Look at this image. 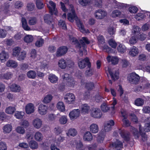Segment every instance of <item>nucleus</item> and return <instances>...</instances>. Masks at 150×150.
Returning a JSON list of instances; mask_svg holds the SVG:
<instances>
[{
  "mask_svg": "<svg viewBox=\"0 0 150 150\" xmlns=\"http://www.w3.org/2000/svg\"><path fill=\"white\" fill-rule=\"evenodd\" d=\"M72 42L75 45V47L76 48L79 50V54L81 56L83 55V51L86 48V43L87 44L90 43V42L88 39L85 37L82 38L79 41L75 38H73Z\"/></svg>",
  "mask_w": 150,
  "mask_h": 150,
  "instance_id": "1",
  "label": "nucleus"
},
{
  "mask_svg": "<svg viewBox=\"0 0 150 150\" xmlns=\"http://www.w3.org/2000/svg\"><path fill=\"white\" fill-rule=\"evenodd\" d=\"M78 65L79 68L81 69L84 68L87 65L88 67L90 68L91 67V64L89 59L86 58L84 59H80L78 61Z\"/></svg>",
  "mask_w": 150,
  "mask_h": 150,
  "instance_id": "2",
  "label": "nucleus"
},
{
  "mask_svg": "<svg viewBox=\"0 0 150 150\" xmlns=\"http://www.w3.org/2000/svg\"><path fill=\"white\" fill-rule=\"evenodd\" d=\"M128 80L129 83L133 85H137L139 83L140 77L139 76L135 73H132L130 74Z\"/></svg>",
  "mask_w": 150,
  "mask_h": 150,
  "instance_id": "3",
  "label": "nucleus"
},
{
  "mask_svg": "<svg viewBox=\"0 0 150 150\" xmlns=\"http://www.w3.org/2000/svg\"><path fill=\"white\" fill-rule=\"evenodd\" d=\"M107 15L106 12L101 9L96 10L94 13V16L97 19H101L103 18Z\"/></svg>",
  "mask_w": 150,
  "mask_h": 150,
  "instance_id": "4",
  "label": "nucleus"
},
{
  "mask_svg": "<svg viewBox=\"0 0 150 150\" xmlns=\"http://www.w3.org/2000/svg\"><path fill=\"white\" fill-rule=\"evenodd\" d=\"M91 115V116L95 118H99L101 117L102 114L101 110L98 108H93L92 110Z\"/></svg>",
  "mask_w": 150,
  "mask_h": 150,
  "instance_id": "5",
  "label": "nucleus"
},
{
  "mask_svg": "<svg viewBox=\"0 0 150 150\" xmlns=\"http://www.w3.org/2000/svg\"><path fill=\"white\" fill-rule=\"evenodd\" d=\"M70 8L71 9L72 13H69L68 16V19L71 22L74 21V20H77V17L75 13V11L73 9V6L72 4L69 5Z\"/></svg>",
  "mask_w": 150,
  "mask_h": 150,
  "instance_id": "6",
  "label": "nucleus"
},
{
  "mask_svg": "<svg viewBox=\"0 0 150 150\" xmlns=\"http://www.w3.org/2000/svg\"><path fill=\"white\" fill-rule=\"evenodd\" d=\"M109 146L113 148L116 150H121L123 148V144L121 142L118 140L115 142L110 143Z\"/></svg>",
  "mask_w": 150,
  "mask_h": 150,
  "instance_id": "7",
  "label": "nucleus"
},
{
  "mask_svg": "<svg viewBox=\"0 0 150 150\" xmlns=\"http://www.w3.org/2000/svg\"><path fill=\"white\" fill-rule=\"evenodd\" d=\"M67 48L65 46L60 47L57 50L56 56L58 57H61L65 54L68 51Z\"/></svg>",
  "mask_w": 150,
  "mask_h": 150,
  "instance_id": "8",
  "label": "nucleus"
},
{
  "mask_svg": "<svg viewBox=\"0 0 150 150\" xmlns=\"http://www.w3.org/2000/svg\"><path fill=\"white\" fill-rule=\"evenodd\" d=\"M108 70L112 80L115 81L118 79L119 73L117 71L112 70L109 68H108Z\"/></svg>",
  "mask_w": 150,
  "mask_h": 150,
  "instance_id": "9",
  "label": "nucleus"
},
{
  "mask_svg": "<svg viewBox=\"0 0 150 150\" xmlns=\"http://www.w3.org/2000/svg\"><path fill=\"white\" fill-rule=\"evenodd\" d=\"M114 122L112 120H110L104 125V129L105 132H108L111 130L112 127L114 125Z\"/></svg>",
  "mask_w": 150,
  "mask_h": 150,
  "instance_id": "10",
  "label": "nucleus"
},
{
  "mask_svg": "<svg viewBox=\"0 0 150 150\" xmlns=\"http://www.w3.org/2000/svg\"><path fill=\"white\" fill-rule=\"evenodd\" d=\"M80 115V110L79 109H74L70 112L69 115L71 119H76Z\"/></svg>",
  "mask_w": 150,
  "mask_h": 150,
  "instance_id": "11",
  "label": "nucleus"
},
{
  "mask_svg": "<svg viewBox=\"0 0 150 150\" xmlns=\"http://www.w3.org/2000/svg\"><path fill=\"white\" fill-rule=\"evenodd\" d=\"M65 101L69 104L71 103L75 100V97L74 94L71 93H67L64 97Z\"/></svg>",
  "mask_w": 150,
  "mask_h": 150,
  "instance_id": "12",
  "label": "nucleus"
},
{
  "mask_svg": "<svg viewBox=\"0 0 150 150\" xmlns=\"http://www.w3.org/2000/svg\"><path fill=\"white\" fill-rule=\"evenodd\" d=\"M48 108L47 106L43 104H40L39 106L38 110L39 113L42 115L47 113Z\"/></svg>",
  "mask_w": 150,
  "mask_h": 150,
  "instance_id": "13",
  "label": "nucleus"
},
{
  "mask_svg": "<svg viewBox=\"0 0 150 150\" xmlns=\"http://www.w3.org/2000/svg\"><path fill=\"white\" fill-rule=\"evenodd\" d=\"M119 133L121 137L126 141H129L130 139V135L129 132L125 130H119Z\"/></svg>",
  "mask_w": 150,
  "mask_h": 150,
  "instance_id": "14",
  "label": "nucleus"
},
{
  "mask_svg": "<svg viewBox=\"0 0 150 150\" xmlns=\"http://www.w3.org/2000/svg\"><path fill=\"white\" fill-rule=\"evenodd\" d=\"M8 53L5 51L3 50L0 53V61L1 62H5L9 58Z\"/></svg>",
  "mask_w": 150,
  "mask_h": 150,
  "instance_id": "15",
  "label": "nucleus"
},
{
  "mask_svg": "<svg viewBox=\"0 0 150 150\" xmlns=\"http://www.w3.org/2000/svg\"><path fill=\"white\" fill-rule=\"evenodd\" d=\"M42 120L39 118H36L33 122V125L36 128L38 129L42 126Z\"/></svg>",
  "mask_w": 150,
  "mask_h": 150,
  "instance_id": "16",
  "label": "nucleus"
},
{
  "mask_svg": "<svg viewBox=\"0 0 150 150\" xmlns=\"http://www.w3.org/2000/svg\"><path fill=\"white\" fill-rule=\"evenodd\" d=\"M34 110V105L32 103H29L25 107L26 112L28 114H30L33 112Z\"/></svg>",
  "mask_w": 150,
  "mask_h": 150,
  "instance_id": "17",
  "label": "nucleus"
},
{
  "mask_svg": "<svg viewBox=\"0 0 150 150\" xmlns=\"http://www.w3.org/2000/svg\"><path fill=\"white\" fill-rule=\"evenodd\" d=\"M49 4L52 6V7L50 6L48 7L50 9V13H52V14L56 15L57 13V12L55 8L56 4L55 3L52 1H50L49 2Z\"/></svg>",
  "mask_w": 150,
  "mask_h": 150,
  "instance_id": "18",
  "label": "nucleus"
},
{
  "mask_svg": "<svg viewBox=\"0 0 150 150\" xmlns=\"http://www.w3.org/2000/svg\"><path fill=\"white\" fill-rule=\"evenodd\" d=\"M51 13V15L49 14H45L44 16V20L45 23L48 24H50L52 23V21L53 17L52 15L53 14Z\"/></svg>",
  "mask_w": 150,
  "mask_h": 150,
  "instance_id": "19",
  "label": "nucleus"
},
{
  "mask_svg": "<svg viewBox=\"0 0 150 150\" xmlns=\"http://www.w3.org/2000/svg\"><path fill=\"white\" fill-rule=\"evenodd\" d=\"M107 59L108 62H111L113 64H117L118 62V59L116 57H111L110 56H108Z\"/></svg>",
  "mask_w": 150,
  "mask_h": 150,
  "instance_id": "20",
  "label": "nucleus"
},
{
  "mask_svg": "<svg viewBox=\"0 0 150 150\" xmlns=\"http://www.w3.org/2000/svg\"><path fill=\"white\" fill-rule=\"evenodd\" d=\"M6 65L8 67H11L15 68L17 67L18 64L17 62L15 61L9 60L7 62Z\"/></svg>",
  "mask_w": 150,
  "mask_h": 150,
  "instance_id": "21",
  "label": "nucleus"
},
{
  "mask_svg": "<svg viewBox=\"0 0 150 150\" xmlns=\"http://www.w3.org/2000/svg\"><path fill=\"white\" fill-rule=\"evenodd\" d=\"M138 49L135 46H133L129 52V54L132 56H136L138 53Z\"/></svg>",
  "mask_w": 150,
  "mask_h": 150,
  "instance_id": "22",
  "label": "nucleus"
},
{
  "mask_svg": "<svg viewBox=\"0 0 150 150\" xmlns=\"http://www.w3.org/2000/svg\"><path fill=\"white\" fill-rule=\"evenodd\" d=\"M90 129L91 132L93 133H96L98 131V127L96 124H92L90 127Z\"/></svg>",
  "mask_w": 150,
  "mask_h": 150,
  "instance_id": "23",
  "label": "nucleus"
},
{
  "mask_svg": "<svg viewBox=\"0 0 150 150\" xmlns=\"http://www.w3.org/2000/svg\"><path fill=\"white\" fill-rule=\"evenodd\" d=\"M10 88L11 91L15 92H19L21 89L19 86L14 83L11 86Z\"/></svg>",
  "mask_w": 150,
  "mask_h": 150,
  "instance_id": "24",
  "label": "nucleus"
},
{
  "mask_svg": "<svg viewBox=\"0 0 150 150\" xmlns=\"http://www.w3.org/2000/svg\"><path fill=\"white\" fill-rule=\"evenodd\" d=\"M76 21V24L77 26L79 28L80 31L82 33H85V30L84 28L83 25L80 21L78 19L77 17V20H75Z\"/></svg>",
  "mask_w": 150,
  "mask_h": 150,
  "instance_id": "25",
  "label": "nucleus"
},
{
  "mask_svg": "<svg viewBox=\"0 0 150 150\" xmlns=\"http://www.w3.org/2000/svg\"><path fill=\"white\" fill-rule=\"evenodd\" d=\"M21 22L22 27L25 30H30V28L27 24L26 20L25 18H22Z\"/></svg>",
  "mask_w": 150,
  "mask_h": 150,
  "instance_id": "26",
  "label": "nucleus"
},
{
  "mask_svg": "<svg viewBox=\"0 0 150 150\" xmlns=\"http://www.w3.org/2000/svg\"><path fill=\"white\" fill-rule=\"evenodd\" d=\"M92 139V136L89 132H86L83 136V139L85 141H90Z\"/></svg>",
  "mask_w": 150,
  "mask_h": 150,
  "instance_id": "27",
  "label": "nucleus"
},
{
  "mask_svg": "<svg viewBox=\"0 0 150 150\" xmlns=\"http://www.w3.org/2000/svg\"><path fill=\"white\" fill-rule=\"evenodd\" d=\"M44 43V40L40 37L38 38L37 41L35 43L36 47H40L42 46Z\"/></svg>",
  "mask_w": 150,
  "mask_h": 150,
  "instance_id": "28",
  "label": "nucleus"
},
{
  "mask_svg": "<svg viewBox=\"0 0 150 150\" xmlns=\"http://www.w3.org/2000/svg\"><path fill=\"white\" fill-rule=\"evenodd\" d=\"M26 52L25 51L21 52L17 57V59L20 61L24 60L26 57Z\"/></svg>",
  "mask_w": 150,
  "mask_h": 150,
  "instance_id": "29",
  "label": "nucleus"
},
{
  "mask_svg": "<svg viewBox=\"0 0 150 150\" xmlns=\"http://www.w3.org/2000/svg\"><path fill=\"white\" fill-rule=\"evenodd\" d=\"M48 79L52 83H55L58 80V78L54 75L50 74L48 76Z\"/></svg>",
  "mask_w": 150,
  "mask_h": 150,
  "instance_id": "30",
  "label": "nucleus"
},
{
  "mask_svg": "<svg viewBox=\"0 0 150 150\" xmlns=\"http://www.w3.org/2000/svg\"><path fill=\"white\" fill-rule=\"evenodd\" d=\"M144 103V100L142 98H139L136 99L134 101V104L138 106H141Z\"/></svg>",
  "mask_w": 150,
  "mask_h": 150,
  "instance_id": "31",
  "label": "nucleus"
},
{
  "mask_svg": "<svg viewBox=\"0 0 150 150\" xmlns=\"http://www.w3.org/2000/svg\"><path fill=\"white\" fill-rule=\"evenodd\" d=\"M90 109V107L86 104L83 105L81 106V111L83 113H88Z\"/></svg>",
  "mask_w": 150,
  "mask_h": 150,
  "instance_id": "32",
  "label": "nucleus"
},
{
  "mask_svg": "<svg viewBox=\"0 0 150 150\" xmlns=\"http://www.w3.org/2000/svg\"><path fill=\"white\" fill-rule=\"evenodd\" d=\"M12 76V74L10 72H7L4 74H2L1 75V77L2 79L6 80H8L11 79Z\"/></svg>",
  "mask_w": 150,
  "mask_h": 150,
  "instance_id": "33",
  "label": "nucleus"
},
{
  "mask_svg": "<svg viewBox=\"0 0 150 150\" xmlns=\"http://www.w3.org/2000/svg\"><path fill=\"white\" fill-rule=\"evenodd\" d=\"M34 138L37 141L40 142L43 139V136L42 134L39 132H36L34 135Z\"/></svg>",
  "mask_w": 150,
  "mask_h": 150,
  "instance_id": "34",
  "label": "nucleus"
},
{
  "mask_svg": "<svg viewBox=\"0 0 150 150\" xmlns=\"http://www.w3.org/2000/svg\"><path fill=\"white\" fill-rule=\"evenodd\" d=\"M58 64L59 67L62 69L65 68L67 66V63L66 61L62 59H61L59 61Z\"/></svg>",
  "mask_w": 150,
  "mask_h": 150,
  "instance_id": "35",
  "label": "nucleus"
},
{
  "mask_svg": "<svg viewBox=\"0 0 150 150\" xmlns=\"http://www.w3.org/2000/svg\"><path fill=\"white\" fill-rule=\"evenodd\" d=\"M21 48L19 47H15L13 50L12 55L13 57H17L21 52Z\"/></svg>",
  "mask_w": 150,
  "mask_h": 150,
  "instance_id": "36",
  "label": "nucleus"
},
{
  "mask_svg": "<svg viewBox=\"0 0 150 150\" xmlns=\"http://www.w3.org/2000/svg\"><path fill=\"white\" fill-rule=\"evenodd\" d=\"M57 107L60 111L63 112L65 111V106L62 102H59L57 104Z\"/></svg>",
  "mask_w": 150,
  "mask_h": 150,
  "instance_id": "37",
  "label": "nucleus"
},
{
  "mask_svg": "<svg viewBox=\"0 0 150 150\" xmlns=\"http://www.w3.org/2000/svg\"><path fill=\"white\" fill-rule=\"evenodd\" d=\"M36 4L37 7L39 9H42L44 7V5L42 0H36Z\"/></svg>",
  "mask_w": 150,
  "mask_h": 150,
  "instance_id": "38",
  "label": "nucleus"
},
{
  "mask_svg": "<svg viewBox=\"0 0 150 150\" xmlns=\"http://www.w3.org/2000/svg\"><path fill=\"white\" fill-rule=\"evenodd\" d=\"M133 27L132 32L134 33V35L137 36V35L139 33V32L141 30L140 28L137 26L135 25H134Z\"/></svg>",
  "mask_w": 150,
  "mask_h": 150,
  "instance_id": "39",
  "label": "nucleus"
},
{
  "mask_svg": "<svg viewBox=\"0 0 150 150\" xmlns=\"http://www.w3.org/2000/svg\"><path fill=\"white\" fill-rule=\"evenodd\" d=\"M138 38V36L136 35L132 36L129 40L130 44L132 45H134L137 42Z\"/></svg>",
  "mask_w": 150,
  "mask_h": 150,
  "instance_id": "40",
  "label": "nucleus"
},
{
  "mask_svg": "<svg viewBox=\"0 0 150 150\" xmlns=\"http://www.w3.org/2000/svg\"><path fill=\"white\" fill-rule=\"evenodd\" d=\"M27 76L29 78L34 79L36 76V74L35 71L30 70L28 72Z\"/></svg>",
  "mask_w": 150,
  "mask_h": 150,
  "instance_id": "41",
  "label": "nucleus"
},
{
  "mask_svg": "<svg viewBox=\"0 0 150 150\" xmlns=\"http://www.w3.org/2000/svg\"><path fill=\"white\" fill-rule=\"evenodd\" d=\"M77 134V132L74 128H71L69 129L68 132L67 133L68 136L70 135L74 137Z\"/></svg>",
  "mask_w": 150,
  "mask_h": 150,
  "instance_id": "42",
  "label": "nucleus"
},
{
  "mask_svg": "<svg viewBox=\"0 0 150 150\" xmlns=\"http://www.w3.org/2000/svg\"><path fill=\"white\" fill-rule=\"evenodd\" d=\"M29 145L30 147L32 149H36L38 147L37 143L34 140L30 141L29 143Z\"/></svg>",
  "mask_w": 150,
  "mask_h": 150,
  "instance_id": "43",
  "label": "nucleus"
},
{
  "mask_svg": "<svg viewBox=\"0 0 150 150\" xmlns=\"http://www.w3.org/2000/svg\"><path fill=\"white\" fill-rule=\"evenodd\" d=\"M33 40V37L31 35H27L24 38V41L27 43L32 42Z\"/></svg>",
  "mask_w": 150,
  "mask_h": 150,
  "instance_id": "44",
  "label": "nucleus"
},
{
  "mask_svg": "<svg viewBox=\"0 0 150 150\" xmlns=\"http://www.w3.org/2000/svg\"><path fill=\"white\" fill-rule=\"evenodd\" d=\"M94 87V84L93 82L86 83L85 84V88L88 90L93 89Z\"/></svg>",
  "mask_w": 150,
  "mask_h": 150,
  "instance_id": "45",
  "label": "nucleus"
},
{
  "mask_svg": "<svg viewBox=\"0 0 150 150\" xmlns=\"http://www.w3.org/2000/svg\"><path fill=\"white\" fill-rule=\"evenodd\" d=\"M12 126L9 124L5 125L3 128L4 132L6 133H9L12 130Z\"/></svg>",
  "mask_w": 150,
  "mask_h": 150,
  "instance_id": "46",
  "label": "nucleus"
},
{
  "mask_svg": "<svg viewBox=\"0 0 150 150\" xmlns=\"http://www.w3.org/2000/svg\"><path fill=\"white\" fill-rule=\"evenodd\" d=\"M14 107H9L6 108L5 110L6 113L8 114H12L15 110Z\"/></svg>",
  "mask_w": 150,
  "mask_h": 150,
  "instance_id": "47",
  "label": "nucleus"
},
{
  "mask_svg": "<svg viewBox=\"0 0 150 150\" xmlns=\"http://www.w3.org/2000/svg\"><path fill=\"white\" fill-rule=\"evenodd\" d=\"M117 50L119 52L123 53L126 51V47L124 45L120 44L117 47Z\"/></svg>",
  "mask_w": 150,
  "mask_h": 150,
  "instance_id": "48",
  "label": "nucleus"
},
{
  "mask_svg": "<svg viewBox=\"0 0 150 150\" xmlns=\"http://www.w3.org/2000/svg\"><path fill=\"white\" fill-rule=\"evenodd\" d=\"M52 98V96L51 95H48L44 98L43 102L46 103H49L51 101Z\"/></svg>",
  "mask_w": 150,
  "mask_h": 150,
  "instance_id": "49",
  "label": "nucleus"
},
{
  "mask_svg": "<svg viewBox=\"0 0 150 150\" xmlns=\"http://www.w3.org/2000/svg\"><path fill=\"white\" fill-rule=\"evenodd\" d=\"M37 21V19L35 17H30L29 19L28 23L30 25H34L36 23Z\"/></svg>",
  "mask_w": 150,
  "mask_h": 150,
  "instance_id": "50",
  "label": "nucleus"
},
{
  "mask_svg": "<svg viewBox=\"0 0 150 150\" xmlns=\"http://www.w3.org/2000/svg\"><path fill=\"white\" fill-rule=\"evenodd\" d=\"M101 110L104 112H107L109 109V107H108L105 103H103L101 105Z\"/></svg>",
  "mask_w": 150,
  "mask_h": 150,
  "instance_id": "51",
  "label": "nucleus"
},
{
  "mask_svg": "<svg viewBox=\"0 0 150 150\" xmlns=\"http://www.w3.org/2000/svg\"><path fill=\"white\" fill-rule=\"evenodd\" d=\"M108 43L109 45L112 47L115 48H116L117 46V44L115 41L112 39H111L108 41Z\"/></svg>",
  "mask_w": 150,
  "mask_h": 150,
  "instance_id": "52",
  "label": "nucleus"
},
{
  "mask_svg": "<svg viewBox=\"0 0 150 150\" xmlns=\"http://www.w3.org/2000/svg\"><path fill=\"white\" fill-rule=\"evenodd\" d=\"M138 8L134 6H132L129 7V11L131 13H136L138 11Z\"/></svg>",
  "mask_w": 150,
  "mask_h": 150,
  "instance_id": "53",
  "label": "nucleus"
},
{
  "mask_svg": "<svg viewBox=\"0 0 150 150\" xmlns=\"http://www.w3.org/2000/svg\"><path fill=\"white\" fill-rule=\"evenodd\" d=\"M24 113L23 112H16L14 115L16 118L18 119H21L23 118Z\"/></svg>",
  "mask_w": 150,
  "mask_h": 150,
  "instance_id": "54",
  "label": "nucleus"
},
{
  "mask_svg": "<svg viewBox=\"0 0 150 150\" xmlns=\"http://www.w3.org/2000/svg\"><path fill=\"white\" fill-rule=\"evenodd\" d=\"M35 7L34 4L33 3H29L27 4V9L28 11H33Z\"/></svg>",
  "mask_w": 150,
  "mask_h": 150,
  "instance_id": "55",
  "label": "nucleus"
},
{
  "mask_svg": "<svg viewBox=\"0 0 150 150\" xmlns=\"http://www.w3.org/2000/svg\"><path fill=\"white\" fill-rule=\"evenodd\" d=\"M121 12L117 10H115L112 11V17L115 18L117 17L120 16Z\"/></svg>",
  "mask_w": 150,
  "mask_h": 150,
  "instance_id": "56",
  "label": "nucleus"
},
{
  "mask_svg": "<svg viewBox=\"0 0 150 150\" xmlns=\"http://www.w3.org/2000/svg\"><path fill=\"white\" fill-rule=\"evenodd\" d=\"M79 3L83 6H85L90 3L89 0H79Z\"/></svg>",
  "mask_w": 150,
  "mask_h": 150,
  "instance_id": "57",
  "label": "nucleus"
},
{
  "mask_svg": "<svg viewBox=\"0 0 150 150\" xmlns=\"http://www.w3.org/2000/svg\"><path fill=\"white\" fill-rule=\"evenodd\" d=\"M59 121L61 124H64L67 121V119L65 116H63L59 119Z\"/></svg>",
  "mask_w": 150,
  "mask_h": 150,
  "instance_id": "58",
  "label": "nucleus"
},
{
  "mask_svg": "<svg viewBox=\"0 0 150 150\" xmlns=\"http://www.w3.org/2000/svg\"><path fill=\"white\" fill-rule=\"evenodd\" d=\"M59 25L62 28L64 29H67L66 25L65 22L62 20H60L58 23Z\"/></svg>",
  "mask_w": 150,
  "mask_h": 150,
  "instance_id": "59",
  "label": "nucleus"
},
{
  "mask_svg": "<svg viewBox=\"0 0 150 150\" xmlns=\"http://www.w3.org/2000/svg\"><path fill=\"white\" fill-rule=\"evenodd\" d=\"M54 131L55 134L57 135L62 133V129L60 127L57 126L54 128Z\"/></svg>",
  "mask_w": 150,
  "mask_h": 150,
  "instance_id": "60",
  "label": "nucleus"
},
{
  "mask_svg": "<svg viewBox=\"0 0 150 150\" xmlns=\"http://www.w3.org/2000/svg\"><path fill=\"white\" fill-rule=\"evenodd\" d=\"M23 6L22 2L19 1H16L15 4V7L16 8H19L22 7Z\"/></svg>",
  "mask_w": 150,
  "mask_h": 150,
  "instance_id": "61",
  "label": "nucleus"
},
{
  "mask_svg": "<svg viewBox=\"0 0 150 150\" xmlns=\"http://www.w3.org/2000/svg\"><path fill=\"white\" fill-rule=\"evenodd\" d=\"M16 131L19 133L23 134L25 133V130L23 127H18L16 129Z\"/></svg>",
  "mask_w": 150,
  "mask_h": 150,
  "instance_id": "62",
  "label": "nucleus"
},
{
  "mask_svg": "<svg viewBox=\"0 0 150 150\" xmlns=\"http://www.w3.org/2000/svg\"><path fill=\"white\" fill-rule=\"evenodd\" d=\"M144 129L145 132L150 131V123H147L145 124Z\"/></svg>",
  "mask_w": 150,
  "mask_h": 150,
  "instance_id": "63",
  "label": "nucleus"
},
{
  "mask_svg": "<svg viewBox=\"0 0 150 150\" xmlns=\"http://www.w3.org/2000/svg\"><path fill=\"white\" fill-rule=\"evenodd\" d=\"M0 150H7V146L5 143L3 142H0Z\"/></svg>",
  "mask_w": 150,
  "mask_h": 150,
  "instance_id": "64",
  "label": "nucleus"
}]
</instances>
